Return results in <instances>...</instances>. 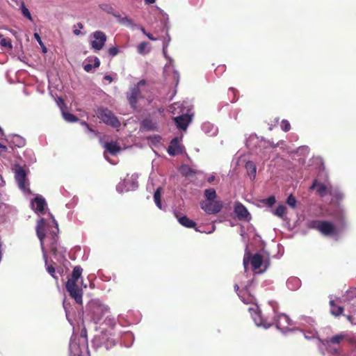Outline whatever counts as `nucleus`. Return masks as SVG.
I'll list each match as a JSON object with an SVG mask.
<instances>
[{"instance_id": "nucleus-8", "label": "nucleus", "mask_w": 356, "mask_h": 356, "mask_svg": "<svg viewBox=\"0 0 356 356\" xmlns=\"http://www.w3.org/2000/svg\"><path fill=\"white\" fill-rule=\"evenodd\" d=\"M309 227L317 229L325 236L336 237L339 234L333 224L327 221L312 220L309 222Z\"/></svg>"}, {"instance_id": "nucleus-14", "label": "nucleus", "mask_w": 356, "mask_h": 356, "mask_svg": "<svg viewBox=\"0 0 356 356\" xmlns=\"http://www.w3.org/2000/svg\"><path fill=\"white\" fill-rule=\"evenodd\" d=\"M250 262L252 270H257L259 269L263 263V258L259 254H255L251 257L250 252L246 250L243 257V266L245 270H247L248 266Z\"/></svg>"}, {"instance_id": "nucleus-26", "label": "nucleus", "mask_w": 356, "mask_h": 356, "mask_svg": "<svg viewBox=\"0 0 356 356\" xmlns=\"http://www.w3.org/2000/svg\"><path fill=\"white\" fill-rule=\"evenodd\" d=\"M301 282L296 277H291L286 281L287 287L292 291L298 289L300 286Z\"/></svg>"}, {"instance_id": "nucleus-45", "label": "nucleus", "mask_w": 356, "mask_h": 356, "mask_svg": "<svg viewBox=\"0 0 356 356\" xmlns=\"http://www.w3.org/2000/svg\"><path fill=\"white\" fill-rule=\"evenodd\" d=\"M161 136L154 135L153 136H151L149 138V140L151 141V143L154 145H156L157 143H160L161 141Z\"/></svg>"}, {"instance_id": "nucleus-10", "label": "nucleus", "mask_w": 356, "mask_h": 356, "mask_svg": "<svg viewBox=\"0 0 356 356\" xmlns=\"http://www.w3.org/2000/svg\"><path fill=\"white\" fill-rule=\"evenodd\" d=\"M97 116L104 123L114 127L118 128L120 122L112 111L106 108H100L97 111Z\"/></svg>"}, {"instance_id": "nucleus-38", "label": "nucleus", "mask_w": 356, "mask_h": 356, "mask_svg": "<svg viewBox=\"0 0 356 356\" xmlns=\"http://www.w3.org/2000/svg\"><path fill=\"white\" fill-rule=\"evenodd\" d=\"M120 24L128 27H134L136 26L132 19L128 17H123L122 19H120Z\"/></svg>"}, {"instance_id": "nucleus-54", "label": "nucleus", "mask_w": 356, "mask_h": 356, "mask_svg": "<svg viewBox=\"0 0 356 356\" xmlns=\"http://www.w3.org/2000/svg\"><path fill=\"white\" fill-rule=\"evenodd\" d=\"M81 337L82 338V341H83L84 340L86 341V342L87 341L86 330H82V332L81 333Z\"/></svg>"}, {"instance_id": "nucleus-34", "label": "nucleus", "mask_w": 356, "mask_h": 356, "mask_svg": "<svg viewBox=\"0 0 356 356\" xmlns=\"http://www.w3.org/2000/svg\"><path fill=\"white\" fill-rule=\"evenodd\" d=\"M161 188L159 187L154 195V200L156 205L160 209H162L161 202Z\"/></svg>"}, {"instance_id": "nucleus-53", "label": "nucleus", "mask_w": 356, "mask_h": 356, "mask_svg": "<svg viewBox=\"0 0 356 356\" xmlns=\"http://www.w3.org/2000/svg\"><path fill=\"white\" fill-rule=\"evenodd\" d=\"M100 65V61H99V59L98 58H95V63H94V65L93 67L97 68Z\"/></svg>"}, {"instance_id": "nucleus-64", "label": "nucleus", "mask_w": 356, "mask_h": 356, "mask_svg": "<svg viewBox=\"0 0 356 356\" xmlns=\"http://www.w3.org/2000/svg\"><path fill=\"white\" fill-rule=\"evenodd\" d=\"M140 30L142 31V33L145 35H147V34L148 33L145 29L143 27H140Z\"/></svg>"}, {"instance_id": "nucleus-6", "label": "nucleus", "mask_w": 356, "mask_h": 356, "mask_svg": "<svg viewBox=\"0 0 356 356\" xmlns=\"http://www.w3.org/2000/svg\"><path fill=\"white\" fill-rule=\"evenodd\" d=\"M146 83L145 81H140L137 85L130 88L127 92V97L132 108H136L138 101L145 97Z\"/></svg>"}, {"instance_id": "nucleus-49", "label": "nucleus", "mask_w": 356, "mask_h": 356, "mask_svg": "<svg viewBox=\"0 0 356 356\" xmlns=\"http://www.w3.org/2000/svg\"><path fill=\"white\" fill-rule=\"evenodd\" d=\"M298 151L300 152H303L304 154H307L309 152V147L307 146H302L299 147Z\"/></svg>"}, {"instance_id": "nucleus-31", "label": "nucleus", "mask_w": 356, "mask_h": 356, "mask_svg": "<svg viewBox=\"0 0 356 356\" xmlns=\"http://www.w3.org/2000/svg\"><path fill=\"white\" fill-rule=\"evenodd\" d=\"M216 192L213 188H208L204 191L205 200H214L216 198Z\"/></svg>"}, {"instance_id": "nucleus-39", "label": "nucleus", "mask_w": 356, "mask_h": 356, "mask_svg": "<svg viewBox=\"0 0 356 356\" xmlns=\"http://www.w3.org/2000/svg\"><path fill=\"white\" fill-rule=\"evenodd\" d=\"M168 47V43L163 44V54L164 57L168 60L169 63L165 65V67H168L169 65H172L173 60L167 54V48Z\"/></svg>"}, {"instance_id": "nucleus-47", "label": "nucleus", "mask_w": 356, "mask_h": 356, "mask_svg": "<svg viewBox=\"0 0 356 356\" xmlns=\"http://www.w3.org/2000/svg\"><path fill=\"white\" fill-rule=\"evenodd\" d=\"M119 52L118 48L117 47H113L108 49V54L111 56H116Z\"/></svg>"}, {"instance_id": "nucleus-22", "label": "nucleus", "mask_w": 356, "mask_h": 356, "mask_svg": "<svg viewBox=\"0 0 356 356\" xmlns=\"http://www.w3.org/2000/svg\"><path fill=\"white\" fill-rule=\"evenodd\" d=\"M184 147L180 144L177 138H173L168 146V152L171 156L178 155L182 153Z\"/></svg>"}, {"instance_id": "nucleus-41", "label": "nucleus", "mask_w": 356, "mask_h": 356, "mask_svg": "<svg viewBox=\"0 0 356 356\" xmlns=\"http://www.w3.org/2000/svg\"><path fill=\"white\" fill-rule=\"evenodd\" d=\"M0 44L1 47H6L10 49H13L11 40L9 39L1 38Z\"/></svg>"}, {"instance_id": "nucleus-42", "label": "nucleus", "mask_w": 356, "mask_h": 356, "mask_svg": "<svg viewBox=\"0 0 356 356\" xmlns=\"http://www.w3.org/2000/svg\"><path fill=\"white\" fill-rule=\"evenodd\" d=\"M286 203L291 208L294 209L296 207L297 202L296 198L292 195H290L286 200Z\"/></svg>"}, {"instance_id": "nucleus-1", "label": "nucleus", "mask_w": 356, "mask_h": 356, "mask_svg": "<svg viewBox=\"0 0 356 356\" xmlns=\"http://www.w3.org/2000/svg\"><path fill=\"white\" fill-rule=\"evenodd\" d=\"M49 216L51 217V222H47V220L42 218L38 221L36 233L40 241L47 271L54 278L58 280V277L55 275V268L52 265L47 264V254L45 247L49 248L50 252L57 260L64 258L65 249L58 243V223L51 213H49Z\"/></svg>"}, {"instance_id": "nucleus-44", "label": "nucleus", "mask_w": 356, "mask_h": 356, "mask_svg": "<svg viewBox=\"0 0 356 356\" xmlns=\"http://www.w3.org/2000/svg\"><path fill=\"white\" fill-rule=\"evenodd\" d=\"M102 9L105 11L106 13H108V14H111L112 15H113V14L115 13V9L110 5L108 4H105V5H103L102 6Z\"/></svg>"}, {"instance_id": "nucleus-35", "label": "nucleus", "mask_w": 356, "mask_h": 356, "mask_svg": "<svg viewBox=\"0 0 356 356\" xmlns=\"http://www.w3.org/2000/svg\"><path fill=\"white\" fill-rule=\"evenodd\" d=\"M24 156L28 160V163L29 164L33 163L36 161L35 154L32 150H26L24 152Z\"/></svg>"}, {"instance_id": "nucleus-19", "label": "nucleus", "mask_w": 356, "mask_h": 356, "mask_svg": "<svg viewBox=\"0 0 356 356\" xmlns=\"http://www.w3.org/2000/svg\"><path fill=\"white\" fill-rule=\"evenodd\" d=\"M234 213L240 220L249 221L251 219V216L248 209L240 202L235 204Z\"/></svg>"}, {"instance_id": "nucleus-32", "label": "nucleus", "mask_w": 356, "mask_h": 356, "mask_svg": "<svg viewBox=\"0 0 356 356\" xmlns=\"http://www.w3.org/2000/svg\"><path fill=\"white\" fill-rule=\"evenodd\" d=\"M81 124L83 127L84 131L88 134L89 137L92 138L96 136L97 134L95 130L90 128L87 122H81Z\"/></svg>"}, {"instance_id": "nucleus-33", "label": "nucleus", "mask_w": 356, "mask_h": 356, "mask_svg": "<svg viewBox=\"0 0 356 356\" xmlns=\"http://www.w3.org/2000/svg\"><path fill=\"white\" fill-rule=\"evenodd\" d=\"M286 207L283 204H281V205H279L276 208V209L275 210L273 213L280 218H284L285 213H286Z\"/></svg>"}, {"instance_id": "nucleus-16", "label": "nucleus", "mask_w": 356, "mask_h": 356, "mask_svg": "<svg viewBox=\"0 0 356 356\" xmlns=\"http://www.w3.org/2000/svg\"><path fill=\"white\" fill-rule=\"evenodd\" d=\"M200 207L208 214H216L221 210L222 205L220 202L202 200L200 202Z\"/></svg>"}, {"instance_id": "nucleus-51", "label": "nucleus", "mask_w": 356, "mask_h": 356, "mask_svg": "<svg viewBox=\"0 0 356 356\" xmlns=\"http://www.w3.org/2000/svg\"><path fill=\"white\" fill-rule=\"evenodd\" d=\"M92 65L91 64H86L84 65V70L85 71L89 72L92 69Z\"/></svg>"}, {"instance_id": "nucleus-57", "label": "nucleus", "mask_w": 356, "mask_h": 356, "mask_svg": "<svg viewBox=\"0 0 356 356\" xmlns=\"http://www.w3.org/2000/svg\"><path fill=\"white\" fill-rule=\"evenodd\" d=\"M113 16L117 19L118 22L120 23V19H122L123 17H122L118 12H115L113 14Z\"/></svg>"}, {"instance_id": "nucleus-59", "label": "nucleus", "mask_w": 356, "mask_h": 356, "mask_svg": "<svg viewBox=\"0 0 356 356\" xmlns=\"http://www.w3.org/2000/svg\"><path fill=\"white\" fill-rule=\"evenodd\" d=\"M149 40H152V41H155L157 39L154 37H153V35L152 34H150L149 33H148L146 35Z\"/></svg>"}, {"instance_id": "nucleus-46", "label": "nucleus", "mask_w": 356, "mask_h": 356, "mask_svg": "<svg viewBox=\"0 0 356 356\" xmlns=\"http://www.w3.org/2000/svg\"><path fill=\"white\" fill-rule=\"evenodd\" d=\"M264 202L268 204V206H273L275 202V198L273 196H270L266 200H264Z\"/></svg>"}, {"instance_id": "nucleus-5", "label": "nucleus", "mask_w": 356, "mask_h": 356, "mask_svg": "<svg viewBox=\"0 0 356 356\" xmlns=\"http://www.w3.org/2000/svg\"><path fill=\"white\" fill-rule=\"evenodd\" d=\"M88 307L90 317L95 323H99L109 310V307L98 299L90 300Z\"/></svg>"}, {"instance_id": "nucleus-48", "label": "nucleus", "mask_w": 356, "mask_h": 356, "mask_svg": "<svg viewBox=\"0 0 356 356\" xmlns=\"http://www.w3.org/2000/svg\"><path fill=\"white\" fill-rule=\"evenodd\" d=\"M63 307H64V309L65 311V313H66V316L67 318H68V307L70 305V304L65 300H63ZM69 319V318H67ZM70 321V320H68Z\"/></svg>"}, {"instance_id": "nucleus-28", "label": "nucleus", "mask_w": 356, "mask_h": 356, "mask_svg": "<svg viewBox=\"0 0 356 356\" xmlns=\"http://www.w3.org/2000/svg\"><path fill=\"white\" fill-rule=\"evenodd\" d=\"M330 312L332 315L338 316L341 315L343 311V308L341 306H337L334 303V300H330Z\"/></svg>"}, {"instance_id": "nucleus-3", "label": "nucleus", "mask_w": 356, "mask_h": 356, "mask_svg": "<svg viewBox=\"0 0 356 356\" xmlns=\"http://www.w3.org/2000/svg\"><path fill=\"white\" fill-rule=\"evenodd\" d=\"M191 106L188 102H176L172 104L169 111L173 114H180L174 118V120L179 129L186 130L191 121L193 113L191 112Z\"/></svg>"}, {"instance_id": "nucleus-36", "label": "nucleus", "mask_w": 356, "mask_h": 356, "mask_svg": "<svg viewBox=\"0 0 356 356\" xmlns=\"http://www.w3.org/2000/svg\"><path fill=\"white\" fill-rule=\"evenodd\" d=\"M147 46H148V43L146 42H143L140 43L137 47L138 54H147L149 51V49L147 50Z\"/></svg>"}, {"instance_id": "nucleus-18", "label": "nucleus", "mask_w": 356, "mask_h": 356, "mask_svg": "<svg viewBox=\"0 0 356 356\" xmlns=\"http://www.w3.org/2000/svg\"><path fill=\"white\" fill-rule=\"evenodd\" d=\"M311 189H316V193L321 197H324L328 194L332 195V191L330 184H325L319 183L317 180H314L310 187Z\"/></svg>"}, {"instance_id": "nucleus-15", "label": "nucleus", "mask_w": 356, "mask_h": 356, "mask_svg": "<svg viewBox=\"0 0 356 356\" xmlns=\"http://www.w3.org/2000/svg\"><path fill=\"white\" fill-rule=\"evenodd\" d=\"M106 41V35L101 31H95L90 36V44L91 47L96 51H100L103 49Z\"/></svg>"}, {"instance_id": "nucleus-30", "label": "nucleus", "mask_w": 356, "mask_h": 356, "mask_svg": "<svg viewBox=\"0 0 356 356\" xmlns=\"http://www.w3.org/2000/svg\"><path fill=\"white\" fill-rule=\"evenodd\" d=\"M305 338L307 340H311L314 339H319L317 337V332H316L314 328H310L304 332Z\"/></svg>"}, {"instance_id": "nucleus-29", "label": "nucleus", "mask_w": 356, "mask_h": 356, "mask_svg": "<svg viewBox=\"0 0 356 356\" xmlns=\"http://www.w3.org/2000/svg\"><path fill=\"white\" fill-rule=\"evenodd\" d=\"M15 2H16L17 5L20 6V8H21L22 15L24 17H26V18H28L29 19L32 20L31 15L29 10V9L25 6L24 2L20 0H17V1H15Z\"/></svg>"}, {"instance_id": "nucleus-11", "label": "nucleus", "mask_w": 356, "mask_h": 356, "mask_svg": "<svg viewBox=\"0 0 356 356\" xmlns=\"http://www.w3.org/2000/svg\"><path fill=\"white\" fill-rule=\"evenodd\" d=\"M70 356H88L86 341L80 342L76 336H72L70 342Z\"/></svg>"}, {"instance_id": "nucleus-60", "label": "nucleus", "mask_w": 356, "mask_h": 356, "mask_svg": "<svg viewBox=\"0 0 356 356\" xmlns=\"http://www.w3.org/2000/svg\"><path fill=\"white\" fill-rule=\"evenodd\" d=\"M79 28V29H82L83 28V25L82 23L79 22L76 25L74 26V28Z\"/></svg>"}, {"instance_id": "nucleus-4", "label": "nucleus", "mask_w": 356, "mask_h": 356, "mask_svg": "<svg viewBox=\"0 0 356 356\" xmlns=\"http://www.w3.org/2000/svg\"><path fill=\"white\" fill-rule=\"evenodd\" d=\"M83 269L81 266H76L74 268L71 277L66 282L65 287L70 296L74 299L77 304H82L83 291L79 284H83L82 280L79 281Z\"/></svg>"}, {"instance_id": "nucleus-24", "label": "nucleus", "mask_w": 356, "mask_h": 356, "mask_svg": "<svg viewBox=\"0 0 356 356\" xmlns=\"http://www.w3.org/2000/svg\"><path fill=\"white\" fill-rule=\"evenodd\" d=\"M141 127L146 131H156L157 130V123L151 119L147 118L142 121Z\"/></svg>"}, {"instance_id": "nucleus-23", "label": "nucleus", "mask_w": 356, "mask_h": 356, "mask_svg": "<svg viewBox=\"0 0 356 356\" xmlns=\"http://www.w3.org/2000/svg\"><path fill=\"white\" fill-rule=\"evenodd\" d=\"M104 147L112 155L117 154L121 149L118 143L115 141L106 142L104 144Z\"/></svg>"}, {"instance_id": "nucleus-21", "label": "nucleus", "mask_w": 356, "mask_h": 356, "mask_svg": "<svg viewBox=\"0 0 356 356\" xmlns=\"http://www.w3.org/2000/svg\"><path fill=\"white\" fill-rule=\"evenodd\" d=\"M173 213L175 217L177 218V221L182 226L187 228H195V222L193 220L189 219L187 216L182 215L180 212L177 211H174Z\"/></svg>"}, {"instance_id": "nucleus-9", "label": "nucleus", "mask_w": 356, "mask_h": 356, "mask_svg": "<svg viewBox=\"0 0 356 356\" xmlns=\"http://www.w3.org/2000/svg\"><path fill=\"white\" fill-rule=\"evenodd\" d=\"M345 338V334H340L332 337L330 339L321 340L318 339V348L321 350L325 348L330 353L337 354L339 351V348L337 347V345H339Z\"/></svg>"}, {"instance_id": "nucleus-62", "label": "nucleus", "mask_w": 356, "mask_h": 356, "mask_svg": "<svg viewBox=\"0 0 356 356\" xmlns=\"http://www.w3.org/2000/svg\"><path fill=\"white\" fill-rule=\"evenodd\" d=\"M104 79L107 80L109 83L112 82L113 79L110 75H106Z\"/></svg>"}, {"instance_id": "nucleus-50", "label": "nucleus", "mask_w": 356, "mask_h": 356, "mask_svg": "<svg viewBox=\"0 0 356 356\" xmlns=\"http://www.w3.org/2000/svg\"><path fill=\"white\" fill-rule=\"evenodd\" d=\"M7 151V147L0 143V156Z\"/></svg>"}, {"instance_id": "nucleus-17", "label": "nucleus", "mask_w": 356, "mask_h": 356, "mask_svg": "<svg viewBox=\"0 0 356 356\" xmlns=\"http://www.w3.org/2000/svg\"><path fill=\"white\" fill-rule=\"evenodd\" d=\"M15 179L17 182L19 188L24 192V194H30L31 191L29 188V184L26 181V176L24 170L19 169L15 174Z\"/></svg>"}, {"instance_id": "nucleus-40", "label": "nucleus", "mask_w": 356, "mask_h": 356, "mask_svg": "<svg viewBox=\"0 0 356 356\" xmlns=\"http://www.w3.org/2000/svg\"><path fill=\"white\" fill-rule=\"evenodd\" d=\"M13 143L18 147H22L25 145V140L19 136L15 135L13 136Z\"/></svg>"}, {"instance_id": "nucleus-27", "label": "nucleus", "mask_w": 356, "mask_h": 356, "mask_svg": "<svg viewBox=\"0 0 356 356\" xmlns=\"http://www.w3.org/2000/svg\"><path fill=\"white\" fill-rule=\"evenodd\" d=\"M245 168L250 179H254L257 173V168L254 162L250 161L246 162Z\"/></svg>"}, {"instance_id": "nucleus-61", "label": "nucleus", "mask_w": 356, "mask_h": 356, "mask_svg": "<svg viewBox=\"0 0 356 356\" xmlns=\"http://www.w3.org/2000/svg\"><path fill=\"white\" fill-rule=\"evenodd\" d=\"M214 179H215V176L214 175H211L210 177H208L207 181L209 183H211V182H213L214 181Z\"/></svg>"}, {"instance_id": "nucleus-12", "label": "nucleus", "mask_w": 356, "mask_h": 356, "mask_svg": "<svg viewBox=\"0 0 356 356\" xmlns=\"http://www.w3.org/2000/svg\"><path fill=\"white\" fill-rule=\"evenodd\" d=\"M138 175L137 174H133L131 177H127L117 185V191L122 193L136 190L138 186Z\"/></svg>"}, {"instance_id": "nucleus-20", "label": "nucleus", "mask_w": 356, "mask_h": 356, "mask_svg": "<svg viewBox=\"0 0 356 356\" xmlns=\"http://www.w3.org/2000/svg\"><path fill=\"white\" fill-rule=\"evenodd\" d=\"M31 207L35 211V212L38 213H43L45 207H47V203L41 195H37L33 200H32Z\"/></svg>"}, {"instance_id": "nucleus-55", "label": "nucleus", "mask_w": 356, "mask_h": 356, "mask_svg": "<svg viewBox=\"0 0 356 356\" xmlns=\"http://www.w3.org/2000/svg\"><path fill=\"white\" fill-rule=\"evenodd\" d=\"M73 33L75 35H79L82 34L80 29L79 28H74Z\"/></svg>"}, {"instance_id": "nucleus-63", "label": "nucleus", "mask_w": 356, "mask_h": 356, "mask_svg": "<svg viewBox=\"0 0 356 356\" xmlns=\"http://www.w3.org/2000/svg\"><path fill=\"white\" fill-rule=\"evenodd\" d=\"M156 0H145L146 4H152L155 3Z\"/></svg>"}, {"instance_id": "nucleus-43", "label": "nucleus", "mask_w": 356, "mask_h": 356, "mask_svg": "<svg viewBox=\"0 0 356 356\" xmlns=\"http://www.w3.org/2000/svg\"><path fill=\"white\" fill-rule=\"evenodd\" d=\"M281 129L282 131L287 132L291 129V124L286 120H283L281 122Z\"/></svg>"}, {"instance_id": "nucleus-25", "label": "nucleus", "mask_w": 356, "mask_h": 356, "mask_svg": "<svg viewBox=\"0 0 356 356\" xmlns=\"http://www.w3.org/2000/svg\"><path fill=\"white\" fill-rule=\"evenodd\" d=\"M202 130L209 136H214L218 132V129L210 122H204L202 125Z\"/></svg>"}, {"instance_id": "nucleus-56", "label": "nucleus", "mask_w": 356, "mask_h": 356, "mask_svg": "<svg viewBox=\"0 0 356 356\" xmlns=\"http://www.w3.org/2000/svg\"><path fill=\"white\" fill-rule=\"evenodd\" d=\"M34 38H35V40L38 42V43H39L40 44H42V40H41V38H40V35H39V34H38V33H35L34 34Z\"/></svg>"}, {"instance_id": "nucleus-52", "label": "nucleus", "mask_w": 356, "mask_h": 356, "mask_svg": "<svg viewBox=\"0 0 356 356\" xmlns=\"http://www.w3.org/2000/svg\"><path fill=\"white\" fill-rule=\"evenodd\" d=\"M181 171L183 173H184L186 175H188V172L190 171V169L187 166H182Z\"/></svg>"}, {"instance_id": "nucleus-13", "label": "nucleus", "mask_w": 356, "mask_h": 356, "mask_svg": "<svg viewBox=\"0 0 356 356\" xmlns=\"http://www.w3.org/2000/svg\"><path fill=\"white\" fill-rule=\"evenodd\" d=\"M246 146L250 149H254L257 147L267 148L268 146L275 148L277 147V145H275L273 143L270 141L260 139L256 135H251L246 140Z\"/></svg>"}, {"instance_id": "nucleus-58", "label": "nucleus", "mask_w": 356, "mask_h": 356, "mask_svg": "<svg viewBox=\"0 0 356 356\" xmlns=\"http://www.w3.org/2000/svg\"><path fill=\"white\" fill-rule=\"evenodd\" d=\"M170 40H171V39H170V35H169L168 34H167L166 38L164 39V41H163V44H164V43H168V44H170Z\"/></svg>"}, {"instance_id": "nucleus-2", "label": "nucleus", "mask_w": 356, "mask_h": 356, "mask_svg": "<svg viewBox=\"0 0 356 356\" xmlns=\"http://www.w3.org/2000/svg\"><path fill=\"white\" fill-rule=\"evenodd\" d=\"M251 282L248 281V284L244 286V289L239 291V286L238 284L234 285V289L238 295L245 304H251L252 305L248 308V311L252 318L253 321L257 327H261L264 329L270 328L273 324L275 325L277 330H280L283 334H286L289 332L294 330L293 326V322L290 318L285 314H275L274 313V320L269 321L268 318L264 317L261 315V310L259 306L254 302V298L248 293V286Z\"/></svg>"}, {"instance_id": "nucleus-37", "label": "nucleus", "mask_w": 356, "mask_h": 356, "mask_svg": "<svg viewBox=\"0 0 356 356\" xmlns=\"http://www.w3.org/2000/svg\"><path fill=\"white\" fill-rule=\"evenodd\" d=\"M62 114H63V118L67 122H76L78 120V118L72 113L63 111Z\"/></svg>"}, {"instance_id": "nucleus-7", "label": "nucleus", "mask_w": 356, "mask_h": 356, "mask_svg": "<svg viewBox=\"0 0 356 356\" xmlns=\"http://www.w3.org/2000/svg\"><path fill=\"white\" fill-rule=\"evenodd\" d=\"M345 307L348 312L347 319L353 325H356V288L346 292Z\"/></svg>"}]
</instances>
